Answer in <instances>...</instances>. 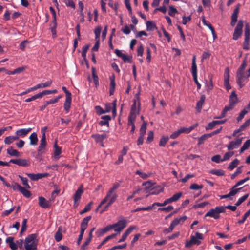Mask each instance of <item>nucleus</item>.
<instances>
[{
  "mask_svg": "<svg viewBox=\"0 0 250 250\" xmlns=\"http://www.w3.org/2000/svg\"><path fill=\"white\" fill-rule=\"evenodd\" d=\"M120 186L119 183H113L112 187L107 191L105 197L103 199L104 202H106L107 201H109L113 203L115 202L118 197L116 190L119 188Z\"/></svg>",
  "mask_w": 250,
  "mask_h": 250,
  "instance_id": "nucleus-1",
  "label": "nucleus"
},
{
  "mask_svg": "<svg viewBox=\"0 0 250 250\" xmlns=\"http://www.w3.org/2000/svg\"><path fill=\"white\" fill-rule=\"evenodd\" d=\"M246 66V57H245L242 64L238 69L236 72V82L240 86V88H242L244 85L243 83V79L245 78V75L244 74V71Z\"/></svg>",
  "mask_w": 250,
  "mask_h": 250,
  "instance_id": "nucleus-2",
  "label": "nucleus"
},
{
  "mask_svg": "<svg viewBox=\"0 0 250 250\" xmlns=\"http://www.w3.org/2000/svg\"><path fill=\"white\" fill-rule=\"evenodd\" d=\"M36 234H31L25 239L24 247L26 250H37Z\"/></svg>",
  "mask_w": 250,
  "mask_h": 250,
  "instance_id": "nucleus-3",
  "label": "nucleus"
},
{
  "mask_svg": "<svg viewBox=\"0 0 250 250\" xmlns=\"http://www.w3.org/2000/svg\"><path fill=\"white\" fill-rule=\"evenodd\" d=\"M47 127H43L41 130L42 137L40 141V146L37 150V156L41 157L44 153V150L46 146L45 132Z\"/></svg>",
  "mask_w": 250,
  "mask_h": 250,
  "instance_id": "nucleus-4",
  "label": "nucleus"
},
{
  "mask_svg": "<svg viewBox=\"0 0 250 250\" xmlns=\"http://www.w3.org/2000/svg\"><path fill=\"white\" fill-rule=\"evenodd\" d=\"M223 212H225V208H224V206H217L215 208L210 209L205 215V217H211L215 219H218L220 217V213Z\"/></svg>",
  "mask_w": 250,
  "mask_h": 250,
  "instance_id": "nucleus-5",
  "label": "nucleus"
},
{
  "mask_svg": "<svg viewBox=\"0 0 250 250\" xmlns=\"http://www.w3.org/2000/svg\"><path fill=\"white\" fill-rule=\"evenodd\" d=\"M203 239V234L197 232L196 233L195 236H191L190 240H187L185 246L187 247H191L193 245H199L201 244V240Z\"/></svg>",
  "mask_w": 250,
  "mask_h": 250,
  "instance_id": "nucleus-6",
  "label": "nucleus"
},
{
  "mask_svg": "<svg viewBox=\"0 0 250 250\" xmlns=\"http://www.w3.org/2000/svg\"><path fill=\"white\" fill-rule=\"evenodd\" d=\"M187 218L186 216H184L180 218H175L171 223L170 226L168 228L165 229L163 230L164 234H167L171 232L174 227L180 223H183Z\"/></svg>",
  "mask_w": 250,
  "mask_h": 250,
  "instance_id": "nucleus-7",
  "label": "nucleus"
},
{
  "mask_svg": "<svg viewBox=\"0 0 250 250\" xmlns=\"http://www.w3.org/2000/svg\"><path fill=\"white\" fill-rule=\"evenodd\" d=\"M243 24V21L242 20H239L233 34V40H237L241 36L242 34Z\"/></svg>",
  "mask_w": 250,
  "mask_h": 250,
  "instance_id": "nucleus-8",
  "label": "nucleus"
},
{
  "mask_svg": "<svg viewBox=\"0 0 250 250\" xmlns=\"http://www.w3.org/2000/svg\"><path fill=\"white\" fill-rule=\"evenodd\" d=\"M111 226L115 231L120 232L126 227V221L125 219L120 220Z\"/></svg>",
  "mask_w": 250,
  "mask_h": 250,
  "instance_id": "nucleus-9",
  "label": "nucleus"
},
{
  "mask_svg": "<svg viewBox=\"0 0 250 250\" xmlns=\"http://www.w3.org/2000/svg\"><path fill=\"white\" fill-rule=\"evenodd\" d=\"M83 192L82 186H81L75 192L73 198H74V207L77 208L79 205V202L80 200L82 194Z\"/></svg>",
  "mask_w": 250,
  "mask_h": 250,
  "instance_id": "nucleus-10",
  "label": "nucleus"
},
{
  "mask_svg": "<svg viewBox=\"0 0 250 250\" xmlns=\"http://www.w3.org/2000/svg\"><path fill=\"white\" fill-rule=\"evenodd\" d=\"M243 137L236 139L235 140L230 142L229 144L227 146V147L229 150H233L239 147L242 143Z\"/></svg>",
  "mask_w": 250,
  "mask_h": 250,
  "instance_id": "nucleus-11",
  "label": "nucleus"
},
{
  "mask_svg": "<svg viewBox=\"0 0 250 250\" xmlns=\"http://www.w3.org/2000/svg\"><path fill=\"white\" fill-rule=\"evenodd\" d=\"M115 53L118 57L121 58L125 63L129 62L131 63L132 62V56H128L125 54H123L118 49H116L115 50Z\"/></svg>",
  "mask_w": 250,
  "mask_h": 250,
  "instance_id": "nucleus-12",
  "label": "nucleus"
},
{
  "mask_svg": "<svg viewBox=\"0 0 250 250\" xmlns=\"http://www.w3.org/2000/svg\"><path fill=\"white\" fill-rule=\"evenodd\" d=\"M9 162L22 167H27L30 165L29 161L25 159H11Z\"/></svg>",
  "mask_w": 250,
  "mask_h": 250,
  "instance_id": "nucleus-13",
  "label": "nucleus"
},
{
  "mask_svg": "<svg viewBox=\"0 0 250 250\" xmlns=\"http://www.w3.org/2000/svg\"><path fill=\"white\" fill-rule=\"evenodd\" d=\"M52 201L50 200H46L45 198L40 196L39 197V206L43 208H47L51 206V202Z\"/></svg>",
  "mask_w": 250,
  "mask_h": 250,
  "instance_id": "nucleus-14",
  "label": "nucleus"
},
{
  "mask_svg": "<svg viewBox=\"0 0 250 250\" xmlns=\"http://www.w3.org/2000/svg\"><path fill=\"white\" fill-rule=\"evenodd\" d=\"M239 9L240 4H237L235 9L234 10L233 12L231 15V21L230 24L232 26H234L235 25L236 22H237L238 15L239 12Z\"/></svg>",
  "mask_w": 250,
  "mask_h": 250,
  "instance_id": "nucleus-15",
  "label": "nucleus"
},
{
  "mask_svg": "<svg viewBox=\"0 0 250 250\" xmlns=\"http://www.w3.org/2000/svg\"><path fill=\"white\" fill-rule=\"evenodd\" d=\"M229 69L228 67H227L225 70L224 84L227 91L231 89V86L229 83Z\"/></svg>",
  "mask_w": 250,
  "mask_h": 250,
  "instance_id": "nucleus-16",
  "label": "nucleus"
},
{
  "mask_svg": "<svg viewBox=\"0 0 250 250\" xmlns=\"http://www.w3.org/2000/svg\"><path fill=\"white\" fill-rule=\"evenodd\" d=\"M226 121H227L226 119H225L224 120L213 121L212 122H210L208 124V126L206 127V130L212 129L215 126L218 125L224 124V123H225L226 122Z\"/></svg>",
  "mask_w": 250,
  "mask_h": 250,
  "instance_id": "nucleus-17",
  "label": "nucleus"
},
{
  "mask_svg": "<svg viewBox=\"0 0 250 250\" xmlns=\"http://www.w3.org/2000/svg\"><path fill=\"white\" fill-rule=\"evenodd\" d=\"M206 99V96L205 95H202L200 97V99L199 101L197 102L196 106V110L198 112H200L202 105L204 103L205 100Z\"/></svg>",
  "mask_w": 250,
  "mask_h": 250,
  "instance_id": "nucleus-18",
  "label": "nucleus"
},
{
  "mask_svg": "<svg viewBox=\"0 0 250 250\" xmlns=\"http://www.w3.org/2000/svg\"><path fill=\"white\" fill-rule=\"evenodd\" d=\"M101 119L103 120L99 122V125L101 126L107 125L109 126V121L111 119L110 116L104 115L101 117Z\"/></svg>",
  "mask_w": 250,
  "mask_h": 250,
  "instance_id": "nucleus-19",
  "label": "nucleus"
},
{
  "mask_svg": "<svg viewBox=\"0 0 250 250\" xmlns=\"http://www.w3.org/2000/svg\"><path fill=\"white\" fill-rule=\"evenodd\" d=\"M110 83L109 88L110 95H112L115 88V76L114 75L110 77Z\"/></svg>",
  "mask_w": 250,
  "mask_h": 250,
  "instance_id": "nucleus-20",
  "label": "nucleus"
},
{
  "mask_svg": "<svg viewBox=\"0 0 250 250\" xmlns=\"http://www.w3.org/2000/svg\"><path fill=\"white\" fill-rule=\"evenodd\" d=\"M30 144L31 145L35 146L38 142L37 134L36 132L32 133L29 136Z\"/></svg>",
  "mask_w": 250,
  "mask_h": 250,
  "instance_id": "nucleus-21",
  "label": "nucleus"
},
{
  "mask_svg": "<svg viewBox=\"0 0 250 250\" xmlns=\"http://www.w3.org/2000/svg\"><path fill=\"white\" fill-rule=\"evenodd\" d=\"M92 137L95 140L96 142L102 143L104 139L107 138V135L106 134H93Z\"/></svg>",
  "mask_w": 250,
  "mask_h": 250,
  "instance_id": "nucleus-22",
  "label": "nucleus"
},
{
  "mask_svg": "<svg viewBox=\"0 0 250 250\" xmlns=\"http://www.w3.org/2000/svg\"><path fill=\"white\" fill-rule=\"evenodd\" d=\"M191 73L192 76L197 75V65L196 64V56L193 57L192 60Z\"/></svg>",
  "mask_w": 250,
  "mask_h": 250,
  "instance_id": "nucleus-23",
  "label": "nucleus"
},
{
  "mask_svg": "<svg viewBox=\"0 0 250 250\" xmlns=\"http://www.w3.org/2000/svg\"><path fill=\"white\" fill-rule=\"evenodd\" d=\"M91 219V216H88L83 218L81 224V229L85 230L87 227L88 222Z\"/></svg>",
  "mask_w": 250,
  "mask_h": 250,
  "instance_id": "nucleus-24",
  "label": "nucleus"
},
{
  "mask_svg": "<svg viewBox=\"0 0 250 250\" xmlns=\"http://www.w3.org/2000/svg\"><path fill=\"white\" fill-rule=\"evenodd\" d=\"M111 229H112V227L111 225H110L107 226L106 227L103 229H99L97 231V233H98V236H101L103 235L105 233L110 230Z\"/></svg>",
  "mask_w": 250,
  "mask_h": 250,
  "instance_id": "nucleus-25",
  "label": "nucleus"
},
{
  "mask_svg": "<svg viewBox=\"0 0 250 250\" xmlns=\"http://www.w3.org/2000/svg\"><path fill=\"white\" fill-rule=\"evenodd\" d=\"M7 152L11 156L19 157L20 156V152L18 150L14 149L13 147L8 148L7 150Z\"/></svg>",
  "mask_w": 250,
  "mask_h": 250,
  "instance_id": "nucleus-26",
  "label": "nucleus"
},
{
  "mask_svg": "<svg viewBox=\"0 0 250 250\" xmlns=\"http://www.w3.org/2000/svg\"><path fill=\"white\" fill-rule=\"evenodd\" d=\"M71 103V96L66 97L65 101L64 104V109L68 112Z\"/></svg>",
  "mask_w": 250,
  "mask_h": 250,
  "instance_id": "nucleus-27",
  "label": "nucleus"
},
{
  "mask_svg": "<svg viewBox=\"0 0 250 250\" xmlns=\"http://www.w3.org/2000/svg\"><path fill=\"white\" fill-rule=\"evenodd\" d=\"M31 130V128L28 129H21L16 131V134L19 136L23 137Z\"/></svg>",
  "mask_w": 250,
  "mask_h": 250,
  "instance_id": "nucleus-28",
  "label": "nucleus"
},
{
  "mask_svg": "<svg viewBox=\"0 0 250 250\" xmlns=\"http://www.w3.org/2000/svg\"><path fill=\"white\" fill-rule=\"evenodd\" d=\"M55 189L52 192L51 195L50 199V200L52 202L56 198V196L58 194V193L60 191V189L59 188L57 185H55L54 186Z\"/></svg>",
  "mask_w": 250,
  "mask_h": 250,
  "instance_id": "nucleus-29",
  "label": "nucleus"
},
{
  "mask_svg": "<svg viewBox=\"0 0 250 250\" xmlns=\"http://www.w3.org/2000/svg\"><path fill=\"white\" fill-rule=\"evenodd\" d=\"M92 75L94 84L97 87L99 85V79L96 73V69L94 67H92Z\"/></svg>",
  "mask_w": 250,
  "mask_h": 250,
  "instance_id": "nucleus-30",
  "label": "nucleus"
},
{
  "mask_svg": "<svg viewBox=\"0 0 250 250\" xmlns=\"http://www.w3.org/2000/svg\"><path fill=\"white\" fill-rule=\"evenodd\" d=\"M19 188H20V192H21L24 196L27 198H29L31 196V193L30 191L22 187H19Z\"/></svg>",
  "mask_w": 250,
  "mask_h": 250,
  "instance_id": "nucleus-31",
  "label": "nucleus"
},
{
  "mask_svg": "<svg viewBox=\"0 0 250 250\" xmlns=\"http://www.w3.org/2000/svg\"><path fill=\"white\" fill-rule=\"evenodd\" d=\"M245 39H250V26L248 23L246 22L244 30Z\"/></svg>",
  "mask_w": 250,
  "mask_h": 250,
  "instance_id": "nucleus-32",
  "label": "nucleus"
},
{
  "mask_svg": "<svg viewBox=\"0 0 250 250\" xmlns=\"http://www.w3.org/2000/svg\"><path fill=\"white\" fill-rule=\"evenodd\" d=\"M92 237H93V235H91V234H89L88 238L86 239V240L83 243V244L81 246V250H85L86 249V246L90 242V241L92 238Z\"/></svg>",
  "mask_w": 250,
  "mask_h": 250,
  "instance_id": "nucleus-33",
  "label": "nucleus"
},
{
  "mask_svg": "<svg viewBox=\"0 0 250 250\" xmlns=\"http://www.w3.org/2000/svg\"><path fill=\"white\" fill-rule=\"evenodd\" d=\"M146 25L147 31H152L154 29H157L155 24L152 21H147L146 23Z\"/></svg>",
  "mask_w": 250,
  "mask_h": 250,
  "instance_id": "nucleus-34",
  "label": "nucleus"
},
{
  "mask_svg": "<svg viewBox=\"0 0 250 250\" xmlns=\"http://www.w3.org/2000/svg\"><path fill=\"white\" fill-rule=\"evenodd\" d=\"M184 133L182 127L179 129L178 130L174 132L170 136V138L175 139L177 138L181 134Z\"/></svg>",
  "mask_w": 250,
  "mask_h": 250,
  "instance_id": "nucleus-35",
  "label": "nucleus"
},
{
  "mask_svg": "<svg viewBox=\"0 0 250 250\" xmlns=\"http://www.w3.org/2000/svg\"><path fill=\"white\" fill-rule=\"evenodd\" d=\"M209 173L218 176H223L225 174V172L222 169H212L209 171Z\"/></svg>",
  "mask_w": 250,
  "mask_h": 250,
  "instance_id": "nucleus-36",
  "label": "nucleus"
},
{
  "mask_svg": "<svg viewBox=\"0 0 250 250\" xmlns=\"http://www.w3.org/2000/svg\"><path fill=\"white\" fill-rule=\"evenodd\" d=\"M250 147V139L247 140L243 145L240 149V153H243L245 150L248 149Z\"/></svg>",
  "mask_w": 250,
  "mask_h": 250,
  "instance_id": "nucleus-37",
  "label": "nucleus"
},
{
  "mask_svg": "<svg viewBox=\"0 0 250 250\" xmlns=\"http://www.w3.org/2000/svg\"><path fill=\"white\" fill-rule=\"evenodd\" d=\"M210 136L208 134H204V135H202L200 137L198 138V145L200 146L201 144H202L204 142L207 140L208 138H209Z\"/></svg>",
  "mask_w": 250,
  "mask_h": 250,
  "instance_id": "nucleus-38",
  "label": "nucleus"
},
{
  "mask_svg": "<svg viewBox=\"0 0 250 250\" xmlns=\"http://www.w3.org/2000/svg\"><path fill=\"white\" fill-rule=\"evenodd\" d=\"M147 123L144 122L140 129V135L144 136L146 133Z\"/></svg>",
  "mask_w": 250,
  "mask_h": 250,
  "instance_id": "nucleus-39",
  "label": "nucleus"
},
{
  "mask_svg": "<svg viewBox=\"0 0 250 250\" xmlns=\"http://www.w3.org/2000/svg\"><path fill=\"white\" fill-rule=\"evenodd\" d=\"M62 235L61 232V229L59 228L58 231L56 232L55 235V239L57 242H59L62 239Z\"/></svg>",
  "mask_w": 250,
  "mask_h": 250,
  "instance_id": "nucleus-40",
  "label": "nucleus"
},
{
  "mask_svg": "<svg viewBox=\"0 0 250 250\" xmlns=\"http://www.w3.org/2000/svg\"><path fill=\"white\" fill-rule=\"evenodd\" d=\"M57 92V90L56 89L50 90H45L42 91V92L39 93L40 96L42 98L44 95L56 93Z\"/></svg>",
  "mask_w": 250,
  "mask_h": 250,
  "instance_id": "nucleus-41",
  "label": "nucleus"
},
{
  "mask_svg": "<svg viewBox=\"0 0 250 250\" xmlns=\"http://www.w3.org/2000/svg\"><path fill=\"white\" fill-rule=\"evenodd\" d=\"M230 102H234V104H235L237 102V95L234 91H232L229 97V103H230Z\"/></svg>",
  "mask_w": 250,
  "mask_h": 250,
  "instance_id": "nucleus-42",
  "label": "nucleus"
},
{
  "mask_svg": "<svg viewBox=\"0 0 250 250\" xmlns=\"http://www.w3.org/2000/svg\"><path fill=\"white\" fill-rule=\"evenodd\" d=\"M239 163V161L237 159H235L230 163V165L228 167V168L230 170H232L237 167Z\"/></svg>",
  "mask_w": 250,
  "mask_h": 250,
  "instance_id": "nucleus-43",
  "label": "nucleus"
},
{
  "mask_svg": "<svg viewBox=\"0 0 250 250\" xmlns=\"http://www.w3.org/2000/svg\"><path fill=\"white\" fill-rule=\"evenodd\" d=\"M54 156L56 157L61 153V148L57 145V142L54 145Z\"/></svg>",
  "mask_w": 250,
  "mask_h": 250,
  "instance_id": "nucleus-44",
  "label": "nucleus"
},
{
  "mask_svg": "<svg viewBox=\"0 0 250 250\" xmlns=\"http://www.w3.org/2000/svg\"><path fill=\"white\" fill-rule=\"evenodd\" d=\"M19 177L21 179L22 182V184L25 186V188L29 189L31 187L28 184V179L26 178L23 177L21 175H19Z\"/></svg>",
  "mask_w": 250,
  "mask_h": 250,
  "instance_id": "nucleus-45",
  "label": "nucleus"
},
{
  "mask_svg": "<svg viewBox=\"0 0 250 250\" xmlns=\"http://www.w3.org/2000/svg\"><path fill=\"white\" fill-rule=\"evenodd\" d=\"M169 138L168 137L162 136L160 139L159 145L160 146H165Z\"/></svg>",
  "mask_w": 250,
  "mask_h": 250,
  "instance_id": "nucleus-46",
  "label": "nucleus"
},
{
  "mask_svg": "<svg viewBox=\"0 0 250 250\" xmlns=\"http://www.w3.org/2000/svg\"><path fill=\"white\" fill-rule=\"evenodd\" d=\"M102 29V28L101 26H98L94 30V33L95 35V39L96 40H100L99 38H100Z\"/></svg>",
  "mask_w": 250,
  "mask_h": 250,
  "instance_id": "nucleus-47",
  "label": "nucleus"
},
{
  "mask_svg": "<svg viewBox=\"0 0 250 250\" xmlns=\"http://www.w3.org/2000/svg\"><path fill=\"white\" fill-rule=\"evenodd\" d=\"M26 174L33 181H37L40 179V175L39 173H26Z\"/></svg>",
  "mask_w": 250,
  "mask_h": 250,
  "instance_id": "nucleus-48",
  "label": "nucleus"
},
{
  "mask_svg": "<svg viewBox=\"0 0 250 250\" xmlns=\"http://www.w3.org/2000/svg\"><path fill=\"white\" fill-rule=\"evenodd\" d=\"M183 195V193L182 192H179L174 194L171 197V199L173 202H176L178 201Z\"/></svg>",
  "mask_w": 250,
  "mask_h": 250,
  "instance_id": "nucleus-49",
  "label": "nucleus"
},
{
  "mask_svg": "<svg viewBox=\"0 0 250 250\" xmlns=\"http://www.w3.org/2000/svg\"><path fill=\"white\" fill-rule=\"evenodd\" d=\"M177 10L174 7V6L171 5L169 6V10L168 12V14L171 16H174L176 13H178Z\"/></svg>",
  "mask_w": 250,
  "mask_h": 250,
  "instance_id": "nucleus-50",
  "label": "nucleus"
},
{
  "mask_svg": "<svg viewBox=\"0 0 250 250\" xmlns=\"http://www.w3.org/2000/svg\"><path fill=\"white\" fill-rule=\"evenodd\" d=\"M234 155L233 151H230L226 153L223 156V158L222 159V161H225L229 160L231 157H232Z\"/></svg>",
  "mask_w": 250,
  "mask_h": 250,
  "instance_id": "nucleus-51",
  "label": "nucleus"
},
{
  "mask_svg": "<svg viewBox=\"0 0 250 250\" xmlns=\"http://www.w3.org/2000/svg\"><path fill=\"white\" fill-rule=\"evenodd\" d=\"M172 202H173V201L170 197V198L166 199L164 201V202L162 203H159V202H155V204H157V206H166V205L171 203Z\"/></svg>",
  "mask_w": 250,
  "mask_h": 250,
  "instance_id": "nucleus-52",
  "label": "nucleus"
},
{
  "mask_svg": "<svg viewBox=\"0 0 250 250\" xmlns=\"http://www.w3.org/2000/svg\"><path fill=\"white\" fill-rule=\"evenodd\" d=\"M92 204H93V202H90L89 204H88L86 206H85V207H84L83 209L82 210H81L80 212V214H83L88 211L89 210H90L91 209V206Z\"/></svg>",
  "mask_w": 250,
  "mask_h": 250,
  "instance_id": "nucleus-53",
  "label": "nucleus"
},
{
  "mask_svg": "<svg viewBox=\"0 0 250 250\" xmlns=\"http://www.w3.org/2000/svg\"><path fill=\"white\" fill-rule=\"evenodd\" d=\"M62 97V95H59L54 99H52L49 101H46V104H54L57 103L59 100Z\"/></svg>",
  "mask_w": 250,
  "mask_h": 250,
  "instance_id": "nucleus-54",
  "label": "nucleus"
},
{
  "mask_svg": "<svg viewBox=\"0 0 250 250\" xmlns=\"http://www.w3.org/2000/svg\"><path fill=\"white\" fill-rule=\"evenodd\" d=\"M234 102H230V103H229V106H226L224 109L223 110V111H224V112L225 113H227V112L228 111H229L230 110H231L233 108V106L234 105Z\"/></svg>",
  "mask_w": 250,
  "mask_h": 250,
  "instance_id": "nucleus-55",
  "label": "nucleus"
},
{
  "mask_svg": "<svg viewBox=\"0 0 250 250\" xmlns=\"http://www.w3.org/2000/svg\"><path fill=\"white\" fill-rule=\"evenodd\" d=\"M249 194H247L241 197L235 203L236 206H239L241 205L243 202H244L248 197Z\"/></svg>",
  "mask_w": 250,
  "mask_h": 250,
  "instance_id": "nucleus-56",
  "label": "nucleus"
},
{
  "mask_svg": "<svg viewBox=\"0 0 250 250\" xmlns=\"http://www.w3.org/2000/svg\"><path fill=\"white\" fill-rule=\"evenodd\" d=\"M248 113L246 109H244L239 114V116L237 118V121L240 122L244 117V116Z\"/></svg>",
  "mask_w": 250,
  "mask_h": 250,
  "instance_id": "nucleus-57",
  "label": "nucleus"
},
{
  "mask_svg": "<svg viewBox=\"0 0 250 250\" xmlns=\"http://www.w3.org/2000/svg\"><path fill=\"white\" fill-rule=\"evenodd\" d=\"M250 215V210H248L244 215L243 217V219L242 220H239L238 221V223L239 224H241L244 223L247 218Z\"/></svg>",
  "mask_w": 250,
  "mask_h": 250,
  "instance_id": "nucleus-58",
  "label": "nucleus"
},
{
  "mask_svg": "<svg viewBox=\"0 0 250 250\" xmlns=\"http://www.w3.org/2000/svg\"><path fill=\"white\" fill-rule=\"evenodd\" d=\"M203 188V185H199L197 184L194 183L190 185V189L192 190H198L200 189H202Z\"/></svg>",
  "mask_w": 250,
  "mask_h": 250,
  "instance_id": "nucleus-59",
  "label": "nucleus"
},
{
  "mask_svg": "<svg viewBox=\"0 0 250 250\" xmlns=\"http://www.w3.org/2000/svg\"><path fill=\"white\" fill-rule=\"evenodd\" d=\"M39 98H41V96H40V95L39 93L32 96L30 98H29L28 99H26L25 100V102H30L31 101H34L36 99H39Z\"/></svg>",
  "mask_w": 250,
  "mask_h": 250,
  "instance_id": "nucleus-60",
  "label": "nucleus"
},
{
  "mask_svg": "<svg viewBox=\"0 0 250 250\" xmlns=\"http://www.w3.org/2000/svg\"><path fill=\"white\" fill-rule=\"evenodd\" d=\"M249 40L250 39H244V41L243 43V48L244 50H248L250 49Z\"/></svg>",
  "mask_w": 250,
  "mask_h": 250,
  "instance_id": "nucleus-61",
  "label": "nucleus"
},
{
  "mask_svg": "<svg viewBox=\"0 0 250 250\" xmlns=\"http://www.w3.org/2000/svg\"><path fill=\"white\" fill-rule=\"evenodd\" d=\"M241 188H234V186L230 189V191L229 192V195L231 196L235 195Z\"/></svg>",
  "mask_w": 250,
  "mask_h": 250,
  "instance_id": "nucleus-62",
  "label": "nucleus"
},
{
  "mask_svg": "<svg viewBox=\"0 0 250 250\" xmlns=\"http://www.w3.org/2000/svg\"><path fill=\"white\" fill-rule=\"evenodd\" d=\"M27 222V219H23L22 223L21 228V232H20L21 233L24 232L26 230Z\"/></svg>",
  "mask_w": 250,
  "mask_h": 250,
  "instance_id": "nucleus-63",
  "label": "nucleus"
},
{
  "mask_svg": "<svg viewBox=\"0 0 250 250\" xmlns=\"http://www.w3.org/2000/svg\"><path fill=\"white\" fill-rule=\"evenodd\" d=\"M126 246H127V244L125 243L123 245H117V246H113V247H112L111 248H110L107 250H114V249H123L125 248L126 247Z\"/></svg>",
  "mask_w": 250,
  "mask_h": 250,
  "instance_id": "nucleus-64",
  "label": "nucleus"
}]
</instances>
